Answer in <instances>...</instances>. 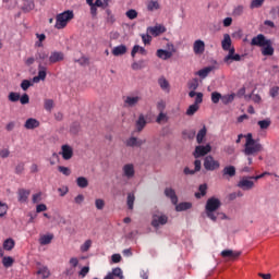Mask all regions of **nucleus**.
Instances as JSON below:
<instances>
[{
    "label": "nucleus",
    "mask_w": 279,
    "mask_h": 279,
    "mask_svg": "<svg viewBox=\"0 0 279 279\" xmlns=\"http://www.w3.org/2000/svg\"><path fill=\"white\" fill-rule=\"evenodd\" d=\"M24 128L26 130H36V128H40V122L34 118H29L26 120Z\"/></svg>",
    "instance_id": "obj_19"
},
{
    "label": "nucleus",
    "mask_w": 279,
    "mask_h": 279,
    "mask_svg": "<svg viewBox=\"0 0 279 279\" xmlns=\"http://www.w3.org/2000/svg\"><path fill=\"white\" fill-rule=\"evenodd\" d=\"M165 195L166 197H169V199H171L172 204H178V195H175V190L167 187L165 190Z\"/></svg>",
    "instance_id": "obj_23"
},
{
    "label": "nucleus",
    "mask_w": 279,
    "mask_h": 279,
    "mask_svg": "<svg viewBox=\"0 0 279 279\" xmlns=\"http://www.w3.org/2000/svg\"><path fill=\"white\" fill-rule=\"evenodd\" d=\"M262 53L264 56H274V46L271 44V39H268V44H265V46L262 47Z\"/></svg>",
    "instance_id": "obj_25"
},
{
    "label": "nucleus",
    "mask_w": 279,
    "mask_h": 279,
    "mask_svg": "<svg viewBox=\"0 0 279 279\" xmlns=\"http://www.w3.org/2000/svg\"><path fill=\"white\" fill-rule=\"evenodd\" d=\"M29 195H32V191L31 190H26V189H19L17 190V202L20 204H27L28 199H29Z\"/></svg>",
    "instance_id": "obj_10"
},
{
    "label": "nucleus",
    "mask_w": 279,
    "mask_h": 279,
    "mask_svg": "<svg viewBox=\"0 0 279 279\" xmlns=\"http://www.w3.org/2000/svg\"><path fill=\"white\" fill-rule=\"evenodd\" d=\"M226 51H229L228 56L225 57L223 59V62H226L227 64H230V59L232 58V56H234V47H231L229 48V50H226Z\"/></svg>",
    "instance_id": "obj_54"
},
{
    "label": "nucleus",
    "mask_w": 279,
    "mask_h": 279,
    "mask_svg": "<svg viewBox=\"0 0 279 279\" xmlns=\"http://www.w3.org/2000/svg\"><path fill=\"white\" fill-rule=\"evenodd\" d=\"M74 62H77L81 66H86L88 64V58L82 57L81 59L75 60Z\"/></svg>",
    "instance_id": "obj_63"
},
{
    "label": "nucleus",
    "mask_w": 279,
    "mask_h": 279,
    "mask_svg": "<svg viewBox=\"0 0 279 279\" xmlns=\"http://www.w3.org/2000/svg\"><path fill=\"white\" fill-rule=\"evenodd\" d=\"M9 98V101H12L13 104L16 102V101H20L21 99V94L19 93H15V92H11L8 96Z\"/></svg>",
    "instance_id": "obj_48"
},
{
    "label": "nucleus",
    "mask_w": 279,
    "mask_h": 279,
    "mask_svg": "<svg viewBox=\"0 0 279 279\" xmlns=\"http://www.w3.org/2000/svg\"><path fill=\"white\" fill-rule=\"evenodd\" d=\"M8 214V205L0 201V217H4Z\"/></svg>",
    "instance_id": "obj_56"
},
{
    "label": "nucleus",
    "mask_w": 279,
    "mask_h": 279,
    "mask_svg": "<svg viewBox=\"0 0 279 279\" xmlns=\"http://www.w3.org/2000/svg\"><path fill=\"white\" fill-rule=\"evenodd\" d=\"M213 71V66H207V68H204L199 71L196 72V75H198V77H202V80L208 77V75L211 73Z\"/></svg>",
    "instance_id": "obj_32"
},
{
    "label": "nucleus",
    "mask_w": 279,
    "mask_h": 279,
    "mask_svg": "<svg viewBox=\"0 0 279 279\" xmlns=\"http://www.w3.org/2000/svg\"><path fill=\"white\" fill-rule=\"evenodd\" d=\"M141 145H145L144 140H138L136 137H130L126 141V147H141Z\"/></svg>",
    "instance_id": "obj_21"
},
{
    "label": "nucleus",
    "mask_w": 279,
    "mask_h": 279,
    "mask_svg": "<svg viewBox=\"0 0 279 279\" xmlns=\"http://www.w3.org/2000/svg\"><path fill=\"white\" fill-rule=\"evenodd\" d=\"M64 60V52L62 51H52L49 54V66H51V64H58V62H62Z\"/></svg>",
    "instance_id": "obj_8"
},
{
    "label": "nucleus",
    "mask_w": 279,
    "mask_h": 279,
    "mask_svg": "<svg viewBox=\"0 0 279 279\" xmlns=\"http://www.w3.org/2000/svg\"><path fill=\"white\" fill-rule=\"evenodd\" d=\"M193 51L195 56H202V53L206 51V43H204L202 39L195 40L193 44Z\"/></svg>",
    "instance_id": "obj_13"
},
{
    "label": "nucleus",
    "mask_w": 279,
    "mask_h": 279,
    "mask_svg": "<svg viewBox=\"0 0 279 279\" xmlns=\"http://www.w3.org/2000/svg\"><path fill=\"white\" fill-rule=\"evenodd\" d=\"M90 245H93V241H85L84 244L81 246V252H88V250H90Z\"/></svg>",
    "instance_id": "obj_58"
},
{
    "label": "nucleus",
    "mask_w": 279,
    "mask_h": 279,
    "mask_svg": "<svg viewBox=\"0 0 279 279\" xmlns=\"http://www.w3.org/2000/svg\"><path fill=\"white\" fill-rule=\"evenodd\" d=\"M206 126H204L203 129H201L196 135V141L198 144L204 143V138H206Z\"/></svg>",
    "instance_id": "obj_39"
},
{
    "label": "nucleus",
    "mask_w": 279,
    "mask_h": 279,
    "mask_svg": "<svg viewBox=\"0 0 279 279\" xmlns=\"http://www.w3.org/2000/svg\"><path fill=\"white\" fill-rule=\"evenodd\" d=\"M158 84H159L161 90H163L165 93H171V85L169 84V81H167V78H165V76H161L158 80Z\"/></svg>",
    "instance_id": "obj_22"
},
{
    "label": "nucleus",
    "mask_w": 279,
    "mask_h": 279,
    "mask_svg": "<svg viewBox=\"0 0 279 279\" xmlns=\"http://www.w3.org/2000/svg\"><path fill=\"white\" fill-rule=\"evenodd\" d=\"M221 167V163L218 160H215L213 156H207L204 159V168L206 171H217Z\"/></svg>",
    "instance_id": "obj_5"
},
{
    "label": "nucleus",
    "mask_w": 279,
    "mask_h": 279,
    "mask_svg": "<svg viewBox=\"0 0 279 279\" xmlns=\"http://www.w3.org/2000/svg\"><path fill=\"white\" fill-rule=\"evenodd\" d=\"M221 47H222L223 51L230 50V48L232 47V38L230 37V34L223 35V39L221 41Z\"/></svg>",
    "instance_id": "obj_20"
},
{
    "label": "nucleus",
    "mask_w": 279,
    "mask_h": 279,
    "mask_svg": "<svg viewBox=\"0 0 279 279\" xmlns=\"http://www.w3.org/2000/svg\"><path fill=\"white\" fill-rule=\"evenodd\" d=\"M221 99H222V96L219 92H213L211 93V101L214 104H219V101H221Z\"/></svg>",
    "instance_id": "obj_52"
},
{
    "label": "nucleus",
    "mask_w": 279,
    "mask_h": 279,
    "mask_svg": "<svg viewBox=\"0 0 279 279\" xmlns=\"http://www.w3.org/2000/svg\"><path fill=\"white\" fill-rule=\"evenodd\" d=\"M2 265L3 267H5L7 269L12 267V265H14V258H12L11 256H4L2 258Z\"/></svg>",
    "instance_id": "obj_40"
},
{
    "label": "nucleus",
    "mask_w": 279,
    "mask_h": 279,
    "mask_svg": "<svg viewBox=\"0 0 279 279\" xmlns=\"http://www.w3.org/2000/svg\"><path fill=\"white\" fill-rule=\"evenodd\" d=\"M58 171H60V173H62L63 175H71V169L64 166H59Z\"/></svg>",
    "instance_id": "obj_60"
},
{
    "label": "nucleus",
    "mask_w": 279,
    "mask_h": 279,
    "mask_svg": "<svg viewBox=\"0 0 279 279\" xmlns=\"http://www.w3.org/2000/svg\"><path fill=\"white\" fill-rule=\"evenodd\" d=\"M95 206H96L97 210H104V206H106V202H104V199H101V198H97L95 201Z\"/></svg>",
    "instance_id": "obj_57"
},
{
    "label": "nucleus",
    "mask_w": 279,
    "mask_h": 279,
    "mask_svg": "<svg viewBox=\"0 0 279 279\" xmlns=\"http://www.w3.org/2000/svg\"><path fill=\"white\" fill-rule=\"evenodd\" d=\"M106 12H107V23H110V25H112V23L117 21L114 19V14H112V11H110V9H108Z\"/></svg>",
    "instance_id": "obj_59"
},
{
    "label": "nucleus",
    "mask_w": 279,
    "mask_h": 279,
    "mask_svg": "<svg viewBox=\"0 0 279 279\" xmlns=\"http://www.w3.org/2000/svg\"><path fill=\"white\" fill-rule=\"evenodd\" d=\"M187 87L190 90H197L199 88V80L193 78L187 83Z\"/></svg>",
    "instance_id": "obj_41"
},
{
    "label": "nucleus",
    "mask_w": 279,
    "mask_h": 279,
    "mask_svg": "<svg viewBox=\"0 0 279 279\" xmlns=\"http://www.w3.org/2000/svg\"><path fill=\"white\" fill-rule=\"evenodd\" d=\"M243 12H245V7L243 4L236 5L233 9V16H242Z\"/></svg>",
    "instance_id": "obj_45"
},
{
    "label": "nucleus",
    "mask_w": 279,
    "mask_h": 279,
    "mask_svg": "<svg viewBox=\"0 0 279 279\" xmlns=\"http://www.w3.org/2000/svg\"><path fill=\"white\" fill-rule=\"evenodd\" d=\"M239 189H242V191H252V187L254 186V181L250 177H243L238 182Z\"/></svg>",
    "instance_id": "obj_9"
},
{
    "label": "nucleus",
    "mask_w": 279,
    "mask_h": 279,
    "mask_svg": "<svg viewBox=\"0 0 279 279\" xmlns=\"http://www.w3.org/2000/svg\"><path fill=\"white\" fill-rule=\"evenodd\" d=\"M14 245H16L14 240L12 238H9L3 242V250H5L7 252H12V250H14Z\"/></svg>",
    "instance_id": "obj_30"
},
{
    "label": "nucleus",
    "mask_w": 279,
    "mask_h": 279,
    "mask_svg": "<svg viewBox=\"0 0 279 279\" xmlns=\"http://www.w3.org/2000/svg\"><path fill=\"white\" fill-rule=\"evenodd\" d=\"M20 104H22V106H25V105L29 104V95L23 94L20 97Z\"/></svg>",
    "instance_id": "obj_61"
},
{
    "label": "nucleus",
    "mask_w": 279,
    "mask_h": 279,
    "mask_svg": "<svg viewBox=\"0 0 279 279\" xmlns=\"http://www.w3.org/2000/svg\"><path fill=\"white\" fill-rule=\"evenodd\" d=\"M136 53H141L142 56H147V50L144 47L135 45L131 51L132 58H135Z\"/></svg>",
    "instance_id": "obj_29"
},
{
    "label": "nucleus",
    "mask_w": 279,
    "mask_h": 279,
    "mask_svg": "<svg viewBox=\"0 0 279 279\" xmlns=\"http://www.w3.org/2000/svg\"><path fill=\"white\" fill-rule=\"evenodd\" d=\"M36 61L40 66H49V52L41 50L36 54Z\"/></svg>",
    "instance_id": "obj_12"
},
{
    "label": "nucleus",
    "mask_w": 279,
    "mask_h": 279,
    "mask_svg": "<svg viewBox=\"0 0 279 279\" xmlns=\"http://www.w3.org/2000/svg\"><path fill=\"white\" fill-rule=\"evenodd\" d=\"M221 208V201L215 196L207 199L205 205V214L210 221L217 222L218 219L221 221L230 219L225 213L218 211Z\"/></svg>",
    "instance_id": "obj_1"
},
{
    "label": "nucleus",
    "mask_w": 279,
    "mask_h": 279,
    "mask_svg": "<svg viewBox=\"0 0 279 279\" xmlns=\"http://www.w3.org/2000/svg\"><path fill=\"white\" fill-rule=\"evenodd\" d=\"M222 175H228L229 178H234L236 175V168L234 166H227L222 170Z\"/></svg>",
    "instance_id": "obj_28"
},
{
    "label": "nucleus",
    "mask_w": 279,
    "mask_h": 279,
    "mask_svg": "<svg viewBox=\"0 0 279 279\" xmlns=\"http://www.w3.org/2000/svg\"><path fill=\"white\" fill-rule=\"evenodd\" d=\"M263 3H265V0H252L250 4V9L256 10L258 8H263Z\"/></svg>",
    "instance_id": "obj_46"
},
{
    "label": "nucleus",
    "mask_w": 279,
    "mask_h": 279,
    "mask_svg": "<svg viewBox=\"0 0 279 279\" xmlns=\"http://www.w3.org/2000/svg\"><path fill=\"white\" fill-rule=\"evenodd\" d=\"M37 275L43 276L44 279L49 278V276H50L49 268H47V267L39 268L37 271Z\"/></svg>",
    "instance_id": "obj_49"
},
{
    "label": "nucleus",
    "mask_w": 279,
    "mask_h": 279,
    "mask_svg": "<svg viewBox=\"0 0 279 279\" xmlns=\"http://www.w3.org/2000/svg\"><path fill=\"white\" fill-rule=\"evenodd\" d=\"M168 121L169 117H167V113H165V111H159L156 123H167Z\"/></svg>",
    "instance_id": "obj_42"
},
{
    "label": "nucleus",
    "mask_w": 279,
    "mask_h": 279,
    "mask_svg": "<svg viewBox=\"0 0 279 279\" xmlns=\"http://www.w3.org/2000/svg\"><path fill=\"white\" fill-rule=\"evenodd\" d=\"M207 189H208V186L206 184L199 185V187H198L199 192L195 193V198L201 199V197H204V195H206Z\"/></svg>",
    "instance_id": "obj_38"
},
{
    "label": "nucleus",
    "mask_w": 279,
    "mask_h": 279,
    "mask_svg": "<svg viewBox=\"0 0 279 279\" xmlns=\"http://www.w3.org/2000/svg\"><path fill=\"white\" fill-rule=\"evenodd\" d=\"M143 99V97L135 95V96H126L124 98V106L125 108H134L138 106V102Z\"/></svg>",
    "instance_id": "obj_11"
},
{
    "label": "nucleus",
    "mask_w": 279,
    "mask_h": 279,
    "mask_svg": "<svg viewBox=\"0 0 279 279\" xmlns=\"http://www.w3.org/2000/svg\"><path fill=\"white\" fill-rule=\"evenodd\" d=\"M197 110H199V105H197V104L191 105L186 110L187 117H193V114H195V112H197Z\"/></svg>",
    "instance_id": "obj_44"
},
{
    "label": "nucleus",
    "mask_w": 279,
    "mask_h": 279,
    "mask_svg": "<svg viewBox=\"0 0 279 279\" xmlns=\"http://www.w3.org/2000/svg\"><path fill=\"white\" fill-rule=\"evenodd\" d=\"M112 276V279H114V276L117 278H123V270L121 268L117 267L112 269V272H109L107 276Z\"/></svg>",
    "instance_id": "obj_47"
},
{
    "label": "nucleus",
    "mask_w": 279,
    "mask_h": 279,
    "mask_svg": "<svg viewBox=\"0 0 279 279\" xmlns=\"http://www.w3.org/2000/svg\"><path fill=\"white\" fill-rule=\"evenodd\" d=\"M36 5L34 4L33 0H27L24 2L23 10L24 12H32Z\"/></svg>",
    "instance_id": "obj_43"
},
{
    "label": "nucleus",
    "mask_w": 279,
    "mask_h": 279,
    "mask_svg": "<svg viewBox=\"0 0 279 279\" xmlns=\"http://www.w3.org/2000/svg\"><path fill=\"white\" fill-rule=\"evenodd\" d=\"M76 184L80 189H86L88 186V179H86V177H78Z\"/></svg>",
    "instance_id": "obj_37"
},
{
    "label": "nucleus",
    "mask_w": 279,
    "mask_h": 279,
    "mask_svg": "<svg viewBox=\"0 0 279 279\" xmlns=\"http://www.w3.org/2000/svg\"><path fill=\"white\" fill-rule=\"evenodd\" d=\"M147 10L148 12H155V10H160V2H158V0H150L147 3Z\"/></svg>",
    "instance_id": "obj_33"
},
{
    "label": "nucleus",
    "mask_w": 279,
    "mask_h": 279,
    "mask_svg": "<svg viewBox=\"0 0 279 279\" xmlns=\"http://www.w3.org/2000/svg\"><path fill=\"white\" fill-rule=\"evenodd\" d=\"M51 241H53V234H51V233L44 234L39 238L40 245H49V243H51Z\"/></svg>",
    "instance_id": "obj_31"
},
{
    "label": "nucleus",
    "mask_w": 279,
    "mask_h": 279,
    "mask_svg": "<svg viewBox=\"0 0 279 279\" xmlns=\"http://www.w3.org/2000/svg\"><path fill=\"white\" fill-rule=\"evenodd\" d=\"M38 75L33 77V84H38V82H45L47 80V68L45 65H38Z\"/></svg>",
    "instance_id": "obj_14"
},
{
    "label": "nucleus",
    "mask_w": 279,
    "mask_h": 279,
    "mask_svg": "<svg viewBox=\"0 0 279 279\" xmlns=\"http://www.w3.org/2000/svg\"><path fill=\"white\" fill-rule=\"evenodd\" d=\"M165 108H167V102H165V100H160L157 102V110L159 112H165Z\"/></svg>",
    "instance_id": "obj_62"
},
{
    "label": "nucleus",
    "mask_w": 279,
    "mask_h": 279,
    "mask_svg": "<svg viewBox=\"0 0 279 279\" xmlns=\"http://www.w3.org/2000/svg\"><path fill=\"white\" fill-rule=\"evenodd\" d=\"M234 97H236V95H234V94L223 95L222 98H221V102L225 106H228V104H232L234 101Z\"/></svg>",
    "instance_id": "obj_34"
},
{
    "label": "nucleus",
    "mask_w": 279,
    "mask_h": 279,
    "mask_svg": "<svg viewBox=\"0 0 279 279\" xmlns=\"http://www.w3.org/2000/svg\"><path fill=\"white\" fill-rule=\"evenodd\" d=\"M167 32V28L163 25H156V26H149L147 28V33L154 36L155 38L157 36H160V34H165Z\"/></svg>",
    "instance_id": "obj_16"
},
{
    "label": "nucleus",
    "mask_w": 279,
    "mask_h": 279,
    "mask_svg": "<svg viewBox=\"0 0 279 279\" xmlns=\"http://www.w3.org/2000/svg\"><path fill=\"white\" fill-rule=\"evenodd\" d=\"M34 86V81H29V80H24L21 83V88L22 90H27L29 87Z\"/></svg>",
    "instance_id": "obj_53"
},
{
    "label": "nucleus",
    "mask_w": 279,
    "mask_h": 279,
    "mask_svg": "<svg viewBox=\"0 0 279 279\" xmlns=\"http://www.w3.org/2000/svg\"><path fill=\"white\" fill-rule=\"evenodd\" d=\"M137 132H143L145 126L147 125V120H145V116L141 114L135 123Z\"/></svg>",
    "instance_id": "obj_26"
},
{
    "label": "nucleus",
    "mask_w": 279,
    "mask_h": 279,
    "mask_svg": "<svg viewBox=\"0 0 279 279\" xmlns=\"http://www.w3.org/2000/svg\"><path fill=\"white\" fill-rule=\"evenodd\" d=\"M44 108L48 112H51V110L53 109V101L51 99H46L44 104Z\"/></svg>",
    "instance_id": "obj_55"
},
{
    "label": "nucleus",
    "mask_w": 279,
    "mask_h": 279,
    "mask_svg": "<svg viewBox=\"0 0 279 279\" xmlns=\"http://www.w3.org/2000/svg\"><path fill=\"white\" fill-rule=\"evenodd\" d=\"M210 144H207L206 146H196L194 151V157L202 158V156H206V154H210L211 151Z\"/></svg>",
    "instance_id": "obj_15"
},
{
    "label": "nucleus",
    "mask_w": 279,
    "mask_h": 279,
    "mask_svg": "<svg viewBox=\"0 0 279 279\" xmlns=\"http://www.w3.org/2000/svg\"><path fill=\"white\" fill-rule=\"evenodd\" d=\"M169 221V217L162 214H155L153 215L151 227L153 228H160V226H166Z\"/></svg>",
    "instance_id": "obj_6"
},
{
    "label": "nucleus",
    "mask_w": 279,
    "mask_h": 279,
    "mask_svg": "<svg viewBox=\"0 0 279 279\" xmlns=\"http://www.w3.org/2000/svg\"><path fill=\"white\" fill-rule=\"evenodd\" d=\"M246 142L244 145L243 154L245 156H256L259 151H263V144L252 136V133L245 135Z\"/></svg>",
    "instance_id": "obj_2"
},
{
    "label": "nucleus",
    "mask_w": 279,
    "mask_h": 279,
    "mask_svg": "<svg viewBox=\"0 0 279 279\" xmlns=\"http://www.w3.org/2000/svg\"><path fill=\"white\" fill-rule=\"evenodd\" d=\"M135 201H136V196H134V193H129L128 199H126L129 210H134V202Z\"/></svg>",
    "instance_id": "obj_36"
},
{
    "label": "nucleus",
    "mask_w": 279,
    "mask_h": 279,
    "mask_svg": "<svg viewBox=\"0 0 279 279\" xmlns=\"http://www.w3.org/2000/svg\"><path fill=\"white\" fill-rule=\"evenodd\" d=\"M257 125H259L260 130H267L271 125V120H260L257 122Z\"/></svg>",
    "instance_id": "obj_51"
},
{
    "label": "nucleus",
    "mask_w": 279,
    "mask_h": 279,
    "mask_svg": "<svg viewBox=\"0 0 279 279\" xmlns=\"http://www.w3.org/2000/svg\"><path fill=\"white\" fill-rule=\"evenodd\" d=\"M125 53H128V47L125 45H120L112 49V54L116 57L125 56Z\"/></svg>",
    "instance_id": "obj_24"
},
{
    "label": "nucleus",
    "mask_w": 279,
    "mask_h": 279,
    "mask_svg": "<svg viewBox=\"0 0 279 279\" xmlns=\"http://www.w3.org/2000/svg\"><path fill=\"white\" fill-rule=\"evenodd\" d=\"M126 16L128 19H130V21H134V19L138 17V12H136V10L134 9H130L129 11H126Z\"/></svg>",
    "instance_id": "obj_50"
},
{
    "label": "nucleus",
    "mask_w": 279,
    "mask_h": 279,
    "mask_svg": "<svg viewBox=\"0 0 279 279\" xmlns=\"http://www.w3.org/2000/svg\"><path fill=\"white\" fill-rule=\"evenodd\" d=\"M142 40H143L144 45H149V43H151V36L149 34H147V35L143 34Z\"/></svg>",
    "instance_id": "obj_64"
},
{
    "label": "nucleus",
    "mask_w": 279,
    "mask_h": 279,
    "mask_svg": "<svg viewBox=\"0 0 279 279\" xmlns=\"http://www.w3.org/2000/svg\"><path fill=\"white\" fill-rule=\"evenodd\" d=\"M168 50L165 49H158L156 52L157 58L160 60H170V58H173V53H175V46L173 44L167 45Z\"/></svg>",
    "instance_id": "obj_4"
},
{
    "label": "nucleus",
    "mask_w": 279,
    "mask_h": 279,
    "mask_svg": "<svg viewBox=\"0 0 279 279\" xmlns=\"http://www.w3.org/2000/svg\"><path fill=\"white\" fill-rule=\"evenodd\" d=\"M122 173L124 178H128V180H132L134 178L136 171L134 170V165L133 163H126L122 168Z\"/></svg>",
    "instance_id": "obj_17"
},
{
    "label": "nucleus",
    "mask_w": 279,
    "mask_h": 279,
    "mask_svg": "<svg viewBox=\"0 0 279 279\" xmlns=\"http://www.w3.org/2000/svg\"><path fill=\"white\" fill-rule=\"evenodd\" d=\"M222 258H239L241 256V253H236L232 250H225L221 252Z\"/></svg>",
    "instance_id": "obj_27"
},
{
    "label": "nucleus",
    "mask_w": 279,
    "mask_h": 279,
    "mask_svg": "<svg viewBox=\"0 0 279 279\" xmlns=\"http://www.w3.org/2000/svg\"><path fill=\"white\" fill-rule=\"evenodd\" d=\"M60 154L62 155L63 160H71L73 158V147L66 144L62 145Z\"/></svg>",
    "instance_id": "obj_18"
},
{
    "label": "nucleus",
    "mask_w": 279,
    "mask_h": 279,
    "mask_svg": "<svg viewBox=\"0 0 279 279\" xmlns=\"http://www.w3.org/2000/svg\"><path fill=\"white\" fill-rule=\"evenodd\" d=\"M265 45H269V39L265 37L263 34H258L257 36L253 37L251 40L252 47H265Z\"/></svg>",
    "instance_id": "obj_7"
},
{
    "label": "nucleus",
    "mask_w": 279,
    "mask_h": 279,
    "mask_svg": "<svg viewBox=\"0 0 279 279\" xmlns=\"http://www.w3.org/2000/svg\"><path fill=\"white\" fill-rule=\"evenodd\" d=\"M74 16L73 11L71 10L59 13L56 17V29H64V27L69 25V21H73Z\"/></svg>",
    "instance_id": "obj_3"
},
{
    "label": "nucleus",
    "mask_w": 279,
    "mask_h": 279,
    "mask_svg": "<svg viewBox=\"0 0 279 279\" xmlns=\"http://www.w3.org/2000/svg\"><path fill=\"white\" fill-rule=\"evenodd\" d=\"M192 204L191 203H180L179 205L175 206V211L177 213H182L184 210H189L192 208Z\"/></svg>",
    "instance_id": "obj_35"
}]
</instances>
